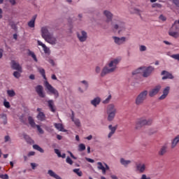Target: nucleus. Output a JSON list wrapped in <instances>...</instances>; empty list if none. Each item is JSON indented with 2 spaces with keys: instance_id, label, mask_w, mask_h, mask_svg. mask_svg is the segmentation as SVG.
<instances>
[{
  "instance_id": "3c124183",
  "label": "nucleus",
  "mask_w": 179,
  "mask_h": 179,
  "mask_svg": "<svg viewBox=\"0 0 179 179\" xmlns=\"http://www.w3.org/2000/svg\"><path fill=\"white\" fill-rule=\"evenodd\" d=\"M159 20H162V22H166V20H167V18L163 15H161L159 17Z\"/></svg>"
},
{
  "instance_id": "052dcab7",
  "label": "nucleus",
  "mask_w": 179,
  "mask_h": 179,
  "mask_svg": "<svg viewBox=\"0 0 179 179\" xmlns=\"http://www.w3.org/2000/svg\"><path fill=\"white\" fill-rule=\"evenodd\" d=\"M101 71V69H100L99 66L96 67L95 71L96 72V73H100Z\"/></svg>"
},
{
  "instance_id": "338daca9",
  "label": "nucleus",
  "mask_w": 179,
  "mask_h": 179,
  "mask_svg": "<svg viewBox=\"0 0 179 179\" xmlns=\"http://www.w3.org/2000/svg\"><path fill=\"white\" fill-rule=\"evenodd\" d=\"M36 154V152H33V151H31L28 153V156L30 157V156H34V155Z\"/></svg>"
},
{
  "instance_id": "09e8293b",
  "label": "nucleus",
  "mask_w": 179,
  "mask_h": 179,
  "mask_svg": "<svg viewBox=\"0 0 179 179\" xmlns=\"http://www.w3.org/2000/svg\"><path fill=\"white\" fill-rule=\"evenodd\" d=\"M139 50L141 52H143V51H146V50H148V48H146V46L141 45L139 47Z\"/></svg>"
},
{
  "instance_id": "cd10ccee",
  "label": "nucleus",
  "mask_w": 179,
  "mask_h": 179,
  "mask_svg": "<svg viewBox=\"0 0 179 179\" xmlns=\"http://www.w3.org/2000/svg\"><path fill=\"white\" fill-rule=\"evenodd\" d=\"M167 153V145H164L159 151V156H164Z\"/></svg>"
},
{
  "instance_id": "412c9836",
  "label": "nucleus",
  "mask_w": 179,
  "mask_h": 179,
  "mask_svg": "<svg viewBox=\"0 0 179 179\" xmlns=\"http://www.w3.org/2000/svg\"><path fill=\"white\" fill-rule=\"evenodd\" d=\"M179 143V135L176 136L171 141V149H174Z\"/></svg>"
},
{
  "instance_id": "473e14b6",
  "label": "nucleus",
  "mask_w": 179,
  "mask_h": 179,
  "mask_svg": "<svg viewBox=\"0 0 179 179\" xmlns=\"http://www.w3.org/2000/svg\"><path fill=\"white\" fill-rule=\"evenodd\" d=\"M157 94V87H155L154 89L151 90L149 92L150 97H154Z\"/></svg>"
},
{
  "instance_id": "7c9ffc66",
  "label": "nucleus",
  "mask_w": 179,
  "mask_h": 179,
  "mask_svg": "<svg viewBox=\"0 0 179 179\" xmlns=\"http://www.w3.org/2000/svg\"><path fill=\"white\" fill-rule=\"evenodd\" d=\"M38 71L39 73H41V75L43 76V79L47 80V77L45 76V70L41 67H38Z\"/></svg>"
},
{
  "instance_id": "ddd939ff",
  "label": "nucleus",
  "mask_w": 179,
  "mask_h": 179,
  "mask_svg": "<svg viewBox=\"0 0 179 179\" xmlns=\"http://www.w3.org/2000/svg\"><path fill=\"white\" fill-rule=\"evenodd\" d=\"M136 170L140 173H145V170H146V164L143 163L136 164Z\"/></svg>"
},
{
  "instance_id": "49530a36",
  "label": "nucleus",
  "mask_w": 179,
  "mask_h": 179,
  "mask_svg": "<svg viewBox=\"0 0 179 179\" xmlns=\"http://www.w3.org/2000/svg\"><path fill=\"white\" fill-rule=\"evenodd\" d=\"M110 100H111V95H109L107 99H106L104 101H103V104H108V103H110Z\"/></svg>"
},
{
  "instance_id": "0eeeda50",
  "label": "nucleus",
  "mask_w": 179,
  "mask_h": 179,
  "mask_svg": "<svg viewBox=\"0 0 179 179\" xmlns=\"http://www.w3.org/2000/svg\"><path fill=\"white\" fill-rule=\"evenodd\" d=\"M169 34L171 37L178 38V37H179V26H178V24H176V23H173L169 31Z\"/></svg>"
},
{
  "instance_id": "bb28decb",
  "label": "nucleus",
  "mask_w": 179,
  "mask_h": 179,
  "mask_svg": "<svg viewBox=\"0 0 179 179\" xmlns=\"http://www.w3.org/2000/svg\"><path fill=\"white\" fill-rule=\"evenodd\" d=\"M48 174H49V176H50V177H53V178H55V179H62V177H60L59 176L57 175V173H55L52 170H49L48 171Z\"/></svg>"
},
{
  "instance_id": "c03bdc74",
  "label": "nucleus",
  "mask_w": 179,
  "mask_h": 179,
  "mask_svg": "<svg viewBox=\"0 0 179 179\" xmlns=\"http://www.w3.org/2000/svg\"><path fill=\"white\" fill-rule=\"evenodd\" d=\"M86 150V145H85V144L81 143L79 145V150L80 152H83V150Z\"/></svg>"
},
{
  "instance_id": "5fc2aeb1",
  "label": "nucleus",
  "mask_w": 179,
  "mask_h": 179,
  "mask_svg": "<svg viewBox=\"0 0 179 179\" xmlns=\"http://www.w3.org/2000/svg\"><path fill=\"white\" fill-rule=\"evenodd\" d=\"M0 178L2 179H9V176L8 174H4V175H0Z\"/></svg>"
},
{
  "instance_id": "dca6fc26",
  "label": "nucleus",
  "mask_w": 179,
  "mask_h": 179,
  "mask_svg": "<svg viewBox=\"0 0 179 179\" xmlns=\"http://www.w3.org/2000/svg\"><path fill=\"white\" fill-rule=\"evenodd\" d=\"M103 15L106 17V23H109V22H113V13L108 10H104Z\"/></svg>"
},
{
  "instance_id": "864d4df0",
  "label": "nucleus",
  "mask_w": 179,
  "mask_h": 179,
  "mask_svg": "<svg viewBox=\"0 0 179 179\" xmlns=\"http://www.w3.org/2000/svg\"><path fill=\"white\" fill-rule=\"evenodd\" d=\"M171 58H173V59H177V61H179V54L176 55H172Z\"/></svg>"
},
{
  "instance_id": "f257e3e1",
  "label": "nucleus",
  "mask_w": 179,
  "mask_h": 179,
  "mask_svg": "<svg viewBox=\"0 0 179 179\" xmlns=\"http://www.w3.org/2000/svg\"><path fill=\"white\" fill-rule=\"evenodd\" d=\"M120 61H121L120 59H115L110 61L108 66L103 67L101 73V76L103 78L106 76V75L114 72V71L117 69V64H120Z\"/></svg>"
},
{
  "instance_id": "423d86ee",
  "label": "nucleus",
  "mask_w": 179,
  "mask_h": 179,
  "mask_svg": "<svg viewBox=\"0 0 179 179\" xmlns=\"http://www.w3.org/2000/svg\"><path fill=\"white\" fill-rule=\"evenodd\" d=\"M112 24H113V29H115V30H118L119 29L120 31H121V30L125 29V23L118 17L113 19Z\"/></svg>"
},
{
  "instance_id": "f704fd0d",
  "label": "nucleus",
  "mask_w": 179,
  "mask_h": 179,
  "mask_svg": "<svg viewBox=\"0 0 179 179\" xmlns=\"http://www.w3.org/2000/svg\"><path fill=\"white\" fill-rule=\"evenodd\" d=\"M143 71V67H140L138 69H137L136 70L132 72V75H138V74H141L142 75V72Z\"/></svg>"
},
{
  "instance_id": "774afa93",
  "label": "nucleus",
  "mask_w": 179,
  "mask_h": 179,
  "mask_svg": "<svg viewBox=\"0 0 179 179\" xmlns=\"http://www.w3.org/2000/svg\"><path fill=\"white\" fill-rule=\"evenodd\" d=\"M52 80H57V76H55V74H52L51 76Z\"/></svg>"
},
{
  "instance_id": "69168bd1",
  "label": "nucleus",
  "mask_w": 179,
  "mask_h": 179,
  "mask_svg": "<svg viewBox=\"0 0 179 179\" xmlns=\"http://www.w3.org/2000/svg\"><path fill=\"white\" fill-rule=\"evenodd\" d=\"M10 3L11 5H16V1L15 0H9Z\"/></svg>"
},
{
  "instance_id": "5701e85b",
  "label": "nucleus",
  "mask_w": 179,
  "mask_h": 179,
  "mask_svg": "<svg viewBox=\"0 0 179 179\" xmlns=\"http://www.w3.org/2000/svg\"><path fill=\"white\" fill-rule=\"evenodd\" d=\"M36 19H37V15L32 17L31 20L28 22L29 27L33 28L36 24Z\"/></svg>"
},
{
  "instance_id": "603ef678",
  "label": "nucleus",
  "mask_w": 179,
  "mask_h": 179,
  "mask_svg": "<svg viewBox=\"0 0 179 179\" xmlns=\"http://www.w3.org/2000/svg\"><path fill=\"white\" fill-rule=\"evenodd\" d=\"M48 62L51 64L52 66H55V62H54L52 59H48Z\"/></svg>"
},
{
  "instance_id": "680f3d73",
  "label": "nucleus",
  "mask_w": 179,
  "mask_h": 179,
  "mask_svg": "<svg viewBox=\"0 0 179 179\" xmlns=\"http://www.w3.org/2000/svg\"><path fill=\"white\" fill-rule=\"evenodd\" d=\"M85 159L87 160V162H89V163H94V159H92L90 158H85Z\"/></svg>"
},
{
  "instance_id": "393cba45",
  "label": "nucleus",
  "mask_w": 179,
  "mask_h": 179,
  "mask_svg": "<svg viewBox=\"0 0 179 179\" xmlns=\"http://www.w3.org/2000/svg\"><path fill=\"white\" fill-rule=\"evenodd\" d=\"M71 120L72 121H73L75 125H76L77 127H80V120L77 118L75 119V113H73V111H72Z\"/></svg>"
},
{
  "instance_id": "c85d7f7f",
  "label": "nucleus",
  "mask_w": 179,
  "mask_h": 179,
  "mask_svg": "<svg viewBox=\"0 0 179 179\" xmlns=\"http://www.w3.org/2000/svg\"><path fill=\"white\" fill-rule=\"evenodd\" d=\"M120 164L124 167H128L129 164H131V160H126L124 158L120 159Z\"/></svg>"
},
{
  "instance_id": "6ab92c4d",
  "label": "nucleus",
  "mask_w": 179,
  "mask_h": 179,
  "mask_svg": "<svg viewBox=\"0 0 179 179\" xmlns=\"http://www.w3.org/2000/svg\"><path fill=\"white\" fill-rule=\"evenodd\" d=\"M170 92V87H166L163 90V94L159 96V100H164L166 97L169 95V93Z\"/></svg>"
},
{
  "instance_id": "a19ab883",
  "label": "nucleus",
  "mask_w": 179,
  "mask_h": 179,
  "mask_svg": "<svg viewBox=\"0 0 179 179\" xmlns=\"http://www.w3.org/2000/svg\"><path fill=\"white\" fill-rule=\"evenodd\" d=\"M80 83H83V85H85L84 86V90H87V87H89V83L86 80H82Z\"/></svg>"
},
{
  "instance_id": "c9c22d12",
  "label": "nucleus",
  "mask_w": 179,
  "mask_h": 179,
  "mask_svg": "<svg viewBox=\"0 0 179 179\" xmlns=\"http://www.w3.org/2000/svg\"><path fill=\"white\" fill-rule=\"evenodd\" d=\"M33 148L35 149V150H38L41 153H44V150H43V148H41V147H40L38 145H34Z\"/></svg>"
},
{
  "instance_id": "b1692460",
  "label": "nucleus",
  "mask_w": 179,
  "mask_h": 179,
  "mask_svg": "<svg viewBox=\"0 0 179 179\" xmlns=\"http://www.w3.org/2000/svg\"><path fill=\"white\" fill-rule=\"evenodd\" d=\"M101 101V99L100 97H96L93 100L91 101V104L94 106V107H97L99 104H100V102Z\"/></svg>"
},
{
  "instance_id": "de8ad7c7",
  "label": "nucleus",
  "mask_w": 179,
  "mask_h": 179,
  "mask_svg": "<svg viewBox=\"0 0 179 179\" xmlns=\"http://www.w3.org/2000/svg\"><path fill=\"white\" fill-rule=\"evenodd\" d=\"M97 166H98L99 170H103V169L106 168V167H104V166H103V164L101 162H98Z\"/></svg>"
},
{
  "instance_id": "f3484780",
  "label": "nucleus",
  "mask_w": 179,
  "mask_h": 179,
  "mask_svg": "<svg viewBox=\"0 0 179 179\" xmlns=\"http://www.w3.org/2000/svg\"><path fill=\"white\" fill-rule=\"evenodd\" d=\"M117 126L113 127V124H110L108 126V129H109V131H110L109 132V134H108V138L109 139H110V138H111V136H113V135H114V134H115V131H117Z\"/></svg>"
},
{
  "instance_id": "e2e57ef3",
  "label": "nucleus",
  "mask_w": 179,
  "mask_h": 179,
  "mask_svg": "<svg viewBox=\"0 0 179 179\" xmlns=\"http://www.w3.org/2000/svg\"><path fill=\"white\" fill-rule=\"evenodd\" d=\"M3 57V49L0 48V58H2Z\"/></svg>"
},
{
  "instance_id": "8fccbe9b",
  "label": "nucleus",
  "mask_w": 179,
  "mask_h": 179,
  "mask_svg": "<svg viewBox=\"0 0 179 179\" xmlns=\"http://www.w3.org/2000/svg\"><path fill=\"white\" fill-rule=\"evenodd\" d=\"M3 106L6 107V108H10V103L8 101H4Z\"/></svg>"
},
{
  "instance_id": "20e7f679",
  "label": "nucleus",
  "mask_w": 179,
  "mask_h": 179,
  "mask_svg": "<svg viewBox=\"0 0 179 179\" xmlns=\"http://www.w3.org/2000/svg\"><path fill=\"white\" fill-rule=\"evenodd\" d=\"M152 122H153L152 119H138L136 122L135 129H141V128L145 127V125H152Z\"/></svg>"
},
{
  "instance_id": "0e129e2a",
  "label": "nucleus",
  "mask_w": 179,
  "mask_h": 179,
  "mask_svg": "<svg viewBox=\"0 0 179 179\" xmlns=\"http://www.w3.org/2000/svg\"><path fill=\"white\" fill-rule=\"evenodd\" d=\"M141 179H150V177H147L145 174H143Z\"/></svg>"
},
{
  "instance_id": "2f4dec72",
  "label": "nucleus",
  "mask_w": 179,
  "mask_h": 179,
  "mask_svg": "<svg viewBox=\"0 0 179 179\" xmlns=\"http://www.w3.org/2000/svg\"><path fill=\"white\" fill-rule=\"evenodd\" d=\"M29 124L31 125L32 128H36V122H34V119L32 117L29 116L28 117Z\"/></svg>"
},
{
  "instance_id": "2eb2a0df",
  "label": "nucleus",
  "mask_w": 179,
  "mask_h": 179,
  "mask_svg": "<svg viewBox=\"0 0 179 179\" xmlns=\"http://www.w3.org/2000/svg\"><path fill=\"white\" fill-rule=\"evenodd\" d=\"M49 29H50V27H43L41 28V36H42L43 38L45 39L46 37L51 35V33H50V31H48Z\"/></svg>"
},
{
  "instance_id": "79ce46f5",
  "label": "nucleus",
  "mask_w": 179,
  "mask_h": 179,
  "mask_svg": "<svg viewBox=\"0 0 179 179\" xmlns=\"http://www.w3.org/2000/svg\"><path fill=\"white\" fill-rule=\"evenodd\" d=\"M13 76H14V78H16V79H19V78H20V76H21L20 72L18 71H14Z\"/></svg>"
},
{
  "instance_id": "a211bd4d",
  "label": "nucleus",
  "mask_w": 179,
  "mask_h": 179,
  "mask_svg": "<svg viewBox=\"0 0 179 179\" xmlns=\"http://www.w3.org/2000/svg\"><path fill=\"white\" fill-rule=\"evenodd\" d=\"M47 103H48V107H49L50 110L52 113H55V111H57V108L54 105V101H52V99H50L47 101Z\"/></svg>"
},
{
  "instance_id": "9d476101",
  "label": "nucleus",
  "mask_w": 179,
  "mask_h": 179,
  "mask_svg": "<svg viewBox=\"0 0 179 179\" xmlns=\"http://www.w3.org/2000/svg\"><path fill=\"white\" fill-rule=\"evenodd\" d=\"M35 90L39 97H41V99H44V97H45V93H44V88L42 87V85H37L35 87Z\"/></svg>"
},
{
  "instance_id": "58836bf2",
  "label": "nucleus",
  "mask_w": 179,
  "mask_h": 179,
  "mask_svg": "<svg viewBox=\"0 0 179 179\" xmlns=\"http://www.w3.org/2000/svg\"><path fill=\"white\" fill-rule=\"evenodd\" d=\"M73 173H76V174H77V176H78V177H82L83 176V173L82 171H80V169H75L73 170Z\"/></svg>"
},
{
  "instance_id": "c756f323",
  "label": "nucleus",
  "mask_w": 179,
  "mask_h": 179,
  "mask_svg": "<svg viewBox=\"0 0 179 179\" xmlns=\"http://www.w3.org/2000/svg\"><path fill=\"white\" fill-rule=\"evenodd\" d=\"M36 118L39 121H45V114H44V113H43V112H40V113H38Z\"/></svg>"
},
{
  "instance_id": "4468645a",
  "label": "nucleus",
  "mask_w": 179,
  "mask_h": 179,
  "mask_svg": "<svg viewBox=\"0 0 179 179\" xmlns=\"http://www.w3.org/2000/svg\"><path fill=\"white\" fill-rule=\"evenodd\" d=\"M77 37L81 43L85 42L87 38V34L85 31H82L81 33H77Z\"/></svg>"
},
{
  "instance_id": "bf43d9fd",
  "label": "nucleus",
  "mask_w": 179,
  "mask_h": 179,
  "mask_svg": "<svg viewBox=\"0 0 179 179\" xmlns=\"http://www.w3.org/2000/svg\"><path fill=\"white\" fill-rule=\"evenodd\" d=\"M31 166L32 168V170H36V167H37V165L36 163H31Z\"/></svg>"
},
{
  "instance_id": "13d9d810",
  "label": "nucleus",
  "mask_w": 179,
  "mask_h": 179,
  "mask_svg": "<svg viewBox=\"0 0 179 179\" xmlns=\"http://www.w3.org/2000/svg\"><path fill=\"white\" fill-rule=\"evenodd\" d=\"M173 2L176 5V6H178V8H179V0H173Z\"/></svg>"
},
{
  "instance_id": "4d7b16f0",
  "label": "nucleus",
  "mask_w": 179,
  "mask_h": 179,
  "mask_svg": "<svg viewBox=\"0 0 179 179\" xmlns=\"http://www.w3.org/2000/svg\"><path fill=\"white\" fill-rule=\"evenodd\" d=\"M10 25L11 26V28L15 30V29H16V24H15V22H10Z\"/></svg>"
},
{
  "instance_id": "a18cd8bd",
  "label": "nucleus",
  "mask_w": 179,
  "mask_h": 179,
  "mask_svg": "<svg viewBox=\"0 0 179 179\" xmlns=\"http://www.w3.org/2000/svg\"><path fill=\"white\" fill-rule=\"evenodd\" d=\"M35 127L37 128L38 131L39 132V134H44V130H43V129H41V127H40V125L36 124V126H35Z\"/></svg>"
},
{
  "instance_id": "39448f33",
  "label": "nucleus",
  "mask_w": 179,
  "mask_h": 179,
  "mask_svg": "<svg viewBox=\"0 0 179 179\" xmlns=\"http://www.w3.org/2000/svg\"><path fill=\"white\" fill-rule=\"evenodd\" d=\"M45 87L48 90L49 93L50 94H53L55 96V99H58L59 97V92H58V90L55 89L48 81L45 80L44 82Z\"/></svg>"
},
{
  "instance_id": "f03ea898",
  "label": "nucleus",
  "mask_w": 179,
  "mask_h": 179,
  "mask_svg": "<svg viewBox=\"0 0 179 179\" xmlns=\"http://www.w3.org/2000/svg\"><path fill=\"white\" fill-rule=\"evenodd\" d=\"M106 113L108 115L107 120L109 122L111 121H114L115 118V115L117 114V108L114 106V104H109L106 108Z\"/></svg>"
},
{
  "instance_id": "e433bc0d",
  "label": "nucleus",
  "mask_w": 179,
  "mask_h": 179,
  "mask_svg": "<svg viewBox=\"0 0 179 179\" xmlns=\"http://www.w3.org/2000/svg\"><path fill=\"white\" fill-rule=\"evenodd\" d=\"M1 118L3 120V123L4 125H6L8 124V118L6 117V114H1L0 115Z\"/></svg>"
},
{
  "instance_id": "1a4fd4ad",
  "label": "nucleus",
  "mask_w": 179,
  "mask_h": 179,
  "mask_svg": "<svg viewBox=\"0 0 179 179\" xmlns=\"http://www.w3.org/2000/svg\"><path fill=\"white\" fill-rule=\"evenodd\" d=\"M44 40L49 44H52V45H55V44H57V38H55L52 34L46 36Z\"/></svg>"
},
{
  "instance_id": "a878e982",
  "label": "nucleus",
  "mask_w": 179,
  "mask_h": 179,
  "mask_svg": "<svg viewBox=\"0 0 179 179\" xmlns=\"http://www.w3.org/2000/svg\"><path fill=\"white\" fill-rule=\"evenodd\" d=\"M55 128H56V129H57L58 131H60L61 132H65L66 130L64 129V125H62V124L61 123H55Z\"/></svg>"
},
{
  "instance_id": "9b49d317",
  "label": "nucleus",
  "mask_w": 179,
  "mask_h": 179,
  "mask_svg": "<svg viewBox=\"0 0 179 179\" xmlns=\"http://www.w3.org/2000/svg\"><path fill=\"white\" fill-rule=\"evenodd\" d=\"M11 68L12 69H14V71H17L20 73L22 72V66L15 60L11 61Z\"/></svg>"
},
{
  "instance_id": "37998d69",
  "label": "nucleus",
  "mask_w": 179,
  "mask_h": 179,
  "mask_svg": "<svg viewBox=\"0 0 179 179\" xmlns=\"http://www.w3.org/2000/svg\"><path fill=\"white\" fill-rule=\"evenodd\" d=\"M66 162L68 163V164H70L71 166H72V164H73V161H72V159L69 157H66Z\"/></svg>"
},
{
  "instance_id": "7ed1b4c3",
  "label": "nucleus",
  "mask_w": 179,
  "mask_h": 179,
  "mask_svg": "<svg viewBox=\"0 0 179 179\" xmlns=\"http://www.w3.org/2000/svg\"><path fill=\"white\" fill-rule=\"evenodd\" d=\"M148 90H144L141 92L136 98L135 103L136 106H141V104H143L145 103V100L148 99Z\"/></svg>"
},
{
  "instance_id": "aec40b11",
  "label": "nucleus",
  "mask_w": 179,
  "mask_h": 179,
  "mask_svg": "<svg viewBox=\"0 0 179 179\" xmlns=\"http://www.w3.org/2000/svg\"><path fill=\"white\" fill-rule=\"evenodd\" d=\"M162 75L164 76L162 77V80H165V79H173L174 78V76H173V74H171L166 71H163L162 72Z\"/></svg>"
},
{
  "instance_id": "4c0bfd02",
  "label": "nucleus",
  "mask_w": 179,
  "mask_h": 179,
  "mask_svg": "<svg viewBox=\"0 0 179 179\" xmlns=\"http://www.w3.org/2000/svg\"><path fill=\"white\" fill-rule=\"evenodd\" d=\"M28 55H30L33 58V59L35 61V62H37L38 61L37 57L36 56L34 52L29 50Z\"/></svg>"
},
{
  "instance_id": "72a5a7b5",
  "label": "nucleus",
  "mask_w": 179,
  "mask_h": 179,
  "mask_svg": "<svg viewBox=\"0 0 179 179\" xmlns=\"http://www.w3.org/2000/svg\"><path fill=\"white\" fill-rule=\"evenodd\" d=\"M129 12L131 14L137 13L138 15H139L141 16V13H140L141 10H139V9H138V8H129Z\"/></svg>"
},
{
  "instance_id": "ea45409f",
  "label": "nucleus",
  "mask_w": 179,
  "mask_h": 179,
  "mask_svg": "<svg viewBox=\"0 0 179 179\" xmlns=\"http://www.w3.org/2000/svg\"><path fill=\"white\" fill-rule=\"evenodd\" d=\"M7 94L9 96V97H14V96H16V93L13 90H8Z\"/></svg>"
},
{
  "instance_id": "6e6552de",
  "label": "nucleus",
  "mask_w": 179,
  "mask_h": 179,
  "mask_svg": "<svg viewBox=\"0 0 179 179\" xmlns=\"http://www.w3.org/2000/svg\"><path fill=\"white\" fill-rule=\"evenodd\" d=\"M154 69L152 66L143 67L142 76L143 78H148L153 72Z\"/></svg>"
},
{
  "instance_id": "6e6d98bb",
  "label": "nucleus",
  "mask_w": 179,
  "mask_h": 179,
  "mask_svg": "<svg viewBox=\"0 0 179 179\" xmlns=\"http://www.w3.org/2000/svg\"><path fill=\"white\" fill-rule=\"evenodd\" d=\"M55 153L57 155L58 157H61V152L58 149H55Z\"/></svg>"
},
{
  "instance_id": "f8f14e48",
  "label": "nucleus",
  "mask_w": 179,
  "mask_h": 179,
  "mask_svg": "<svg viewBox=\"0 0 179 179\" xmlns=\"http://www.w3.org/2000/svg\"><path fill=\"white\" fill-rule=\"evenodd\" d=\"M113 38L115 43V44H117V45H121L122 44H124V43H125V41H127V38L125 37H117V36H113Z\"/></svg>"
},
{
  "instance_id": "4be33fe9",
  "label": "nucleus",
  "mask_w": 179,
  "mask_h": 179,
  "mask_svg": "<svg viewBox=\"0 0 179 179\" xmlns=\"http://www.w3.org/2000/svg\"><path fill=\"white\" fill-rule=\"evenodd\" d=\"M38 45H41V47L43 48V51L45 52V54H50V48H48L45 44L43 43V42L38 41Z\"/></svg>"
}]
</instances>
